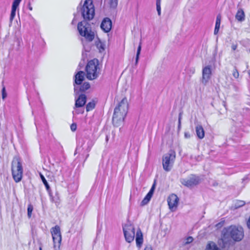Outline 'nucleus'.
Returning <instances> with one entry per match:
<instances>
[{"instance_id":"10","label":"nucleus","mask_w":250,"mask_h":250,"mask_svg":"<svg viewBox=\"0 0 250 250\" xmlns=\"http://www.w3.org/2000/svg\"><path fill=\"white\" fill-rule=\"evenodd\" d=\"M201 83L204 85H207L212 75L211 66L210 65L205 66L202 68Z\"/></svg>"},{"instance_id":"30","label":"nucleus","mask_w":250,"mask_h":250,"mask_svg":"<svg viewBox=\"0 0 250 250\" xmlns=\"http://www.w3.org/2000/svg\"><path fill=\"white\" fill-rule=\"evenodd\" d=\"M245 204V203L244 201L241 200H238L236 202L235 204V208H240L243 206Z\"/></svg>"},{"instance_id":"28","label":"nucleus","mask_w":250,"mask_h":250,"mask_svg":"<svg viewBox=\"0 0 250 250\" xmlns=\"http://www.w3.org/2000/svg\"><path fill=\"white\" fill-rule=\"evenodd\" d=\"M156 9L159 16L161 15V0H156Z\"/></svg>"},{"instance_id":"15","label":"nucleus","mask_w":250,"mask_h":250,"mask_svg":"<svg viewBox=\"0 0 250 250\" xmlns=\"http://www.w3.org/2000/svg\"><path fill=\"white\" fill-rule=\"evenodd\" d=\"M135 240L136 246L140 249L142 246L144 242L143 233L140 229L137 230Z\"/></svg>"},{"instance_id":"39","label":"nucleus","mask_w":250,"mask_h":250,"mask_svg":"<svg viewBox=\"0 0 250 250\" xmlns=\"http://www.w3.org/2000/svg\"><path fill=\"white\" fill-rule=\"evenodd\" d=\"M144 250H152V248L150 246H147Z\"/></svg>"},{"instance_id":"41","label":"nucleus","mask_w":250,"mask_h":250,"mask_svg":"<svg viewBox=\"0 0 250 250\" xmlns=\"http://www.w3.org/2000/svg\"><path fill=\"white\" fill-rule=\"evenodd\" d=\"M108 140V137L107 136H106V141L107 142Z\"/></svg>"},{"instance_id":"1","label":"nucleus","mask_w":250,"mask_h":250,"mask_svg":"<svg viewBox=\"0 0 250 250\" xmlns=\"http://www.w3.org/2000/svg\"><path fill=\"white\" fill-rule=\"evenodd\" d=\"M128 108V104L126 98H124L115 108L112 118V122L114 126H119L124 122Z\"/></svg>"},{"instance_id":"32","label":"nucleus","mask_w":250,"mask_h":250,"mask_svg":"<svg viewBox=\"0 0 250 250\" xmlns=\"http://www.w3.org/2000/svg\"><path fill=\"white\" fill-rule=\"evenodd\" d=\"M232 75L236 79H237L239 77V72L235 67L233 70Z\"/></svg>"},{"instance_id":"23","label":"nucleus","mask_w":250,"mask_h":250,"mask_svg":"<svg viewBox=\"0 0 250 250\" xmlns=\"http://www.w3.org/2000/svg\"><path fill=\"white\" fill-rule=\"evenodd\" d=\"M206 250H220L216 246V245L212 242H210L208 243L207 246Z\"/></svg>"},{"instance_id":"27","label":"nucleus","mask_w":250,"mask_h":250,"mask_svg":"<svg viewBox=\"0 0 250 250\" xmlns=\"http://www.w3.org/2000/svg\"><path fill=\"white\" fill-rule=\"evenodd\" d=\"M95 103L93 102H91L88 103L86 105V109L87 111L92 110L95 107Z\"/></svg>"},{"instance_id":"44","label":"nucleus","mask_w":250,"mask_h":250,"mask_svg":"<svg viewBox=\"0 0 250 250\" xmlns=\"http://www.w3.org/2000/svg\"><path fill=\"white\" fill-rule=\"evenodd\" d=\"M179 124H180V123H181V121H180V118H179Z\"/></svg>"},{"instance_id":"25","label":"nucleus","mask_w":250,"mask_h":250,"mask_svg":"<svg viewBox=\"0 0 250 250\" xmlns=\"http://www.w3.org/2000/svg\"><path fill=\"white\" fill-rule=\"evenodd\" d=\"M90 87V84L88 82L84 83L83 85L80 87V90L84 92L88 89Z\"/></svg>"},{"instance_id":"17","label":"nucleus","mask_w":250,"mask_h":250,"mask_svg":"<svg viewBox=\"0 0 250 250\" xmlns=\"http://www.w3.org/2000/svg\"><path fill=\"white\" fill-rule=\"evenodd\" d=\"M86 97L84 94H81L75 102V107H80L83 106L86 103Z\"/></svg>"},{"instance_id":"2","label":"nucleus","mask_w":250,"mask_h":250,"mask_svg":"<svg viewBox=\"0 0 250 250\" xmlns=\"http://www.w3.org/2000/svg\"><path fill=\"white\" fill-rule=\"evenodd\" d=\"M85 76L90 81L96 79L100 74V68L97 60L89 61L85 67Z\"/></svg>"},{"instance_id":"24","label":"nucleus","mask_w":250,"mask_h":250,"mask_svg":"<svg viewBox=\"0 0 250 250\" xmlns=\"http://www.w3.org/2000/svg\"><path fill=\"white\" fill-rule=\"evenodd\" d=\"M106 1L112 8H115L118 5V0H106Z\"/></svg>"},{"instance_id":"31","label":"nucleus","mask_w":250,"mask_h":250,"mask_svg":"<svg viewBox=\"0 0 250 250\" xmlns=\"http://www.w3.org/2000/svg\"><path fill=\"white\" fill-rule=\"evenodd\" d=\"M33 206L30 204L28 206V208H27V215L28 216V217H31V214H32V212L33 211Z\"/></svg>"},{"instance_id":"33","label":"nucleus","mask_w":250,"mask_h":250,"mask_svg":"<svg viewBox=\"0 0 250 250\" xmlns=\"http://www.w3.org/2000/svg\"><path fill=\"white\" fill-rule=\"evenodd\" d=\"M41 179H42V182H43V184H44V185L45 186V187H46V188H47V189H49V185H48V183H47V181L46 180L45 178H44V177L42 175V174H41Z\"/></svg>"},{"instance_id":"34","label":"nucleus","mask_w":250,"mask_h":250,"mask_svg":"<svg viewBox=\"0 0 250 250\" xmlns=\"http://www.w3.org/2000/svg\"><path fill=\"white\" fill-rule=\"evenodd\" d=\"M7 96V94L6 92L5 87L4 86H3L2 89V98L3 100H4Z\"/></svg>"},{"instance_id":"6","label":"nucleus","mask_w":250,"mask_h":250,"mask_svg":"<svg viewBox=\"0 0 250 250\" xmlns=\"http://www.w3.org/2000/svg\"><path fill=\"white\" fill-rule=\"evenodd\" d=\"M175 152L170 151L166 154L163 157V167L165 170L170 171L173 165L175 159Z\"/></svg>"},{"instance_id":"22","label":"nucleus","mask_w":250,"mask_h":250,"mask_svg":"<svg viewBox=\"0 0 250 250\" xmlns=\"http://www.w3.org/2000/svg\"><path fill=\"white\" fill-rule=\"evenodd\" d=\"M95 44L100 52H102L105 50V44L102 42L99 39H98V40L95 42Z\"/></svg>"},{"instance_id":"29","label":"nucleus","mask_w":250,"mask_h":250,"mask_svg":"<svg viewBox=\"0 0 250 250\" xmlns=\"http://www.w3.org/2000/svg\"><path fill=\"white\" fill-rule=\"evenodd\" d=\"M61 172L62 168L61 167L58 165H56L55 167V170L54 172V174L59 176L61 174Z\"/></svg>"},{"instance_id":"12","label":"nucleus","mask_w":250,"mask_h":250,"mask_svg":"<svg viewBox=\"0 0 250 250\" xmlns=\"http://www.w3.org/2000/svg\"><path fill=\"white\" fill-rule=\"evenodd\" d=\"M167 202L169 209L172 211H174L177 208L179 198L176 194H172L168 197Z\"/></svg>"},{"instance_id":"21","label":"nucleus","mask_w":250,"mask_h":250,"mask_svg":"<svg viewBox=\"0 0 250 250\" xmlns=\"http://www.w3.org/2000/svg\"><path fill=\"white\" fill-rule=\"evenodd\" d=\"M221 15L220 14L218 15L216 17L215 26L214 31V34L215 35L217 34L219 32V30L220 26V24H221Z\"/></svg>"},{"instance_id":"18","label":"nucleus","mask_w":250,"mask_h":250,"mask_svg":"<svg viewBox=\"0 0 250 250\" xmlns=\"http://www.w3.org/2000/svg\"><path fill=\"white\" fill-rule=\"evenodd\" d=\"M195 131L197 137L202 139L205 137V131L202 125L198 124L195 127Z\"/></svg>"},{"instance_id":"36","label":"nucleus","mask_w":250,"mask_h":250,"mask_svg":"<svg viewBox=\"0 0 250 250\" xmlns=\"http://www.w3.org/2000/svg\"><path fill=\"white\" fill-rule=\"evenodd\" d=\"M71 129L72 131H74L76 130L77 129V125L76 124H72L71 125Z\"/></svg>"},{"instance_id":"4","label":"nucleus","mask_w":250,"mask_h":250,"mask_svg":"<svg viewBox=\"0 0 250 250\" xmlns=\"http://www.w3.org/2000/svg\"><path fill=\"white\" fill-rule=\"evenodd\" d=\"M12 172L14 181L16 183L20 182L22 177L23 169L19 158H14L12 161Z\"/></svg>"},{"instance_id":"11","label":"nucleus","mask_w":250,"mask_h":250,"mask_svg":"<svg viewBox=\"0 0 250 250\" xmlns=\"http://www.w3.org/2000/svg\"><path fill=\"white\" fill-rule=\"evenodd\" d=\"M180 182L184 186L188 188H191L199 183V179L198 177L192 175L187 178L181 179Z\"/></svg>"},{"instance_id":"19","label":"nucleus","mask_w":250,"mask_h":250,"mask_svg":"<svg viewBox=\"0 0 250 250\" xmlns=\"http://www.w3.org/2000/svg\"><path fill=\"white\" fill-rule=\"evenodd\" d=\"M84 79V73L80 71L78 72L75 75V83L77 85H80Z\"/></svg>"},{"instance_id":"40","label":"nucleus","mask_w":250,"mask_h":250,"mask_svg":"<svg viewBox=\"0 0 250 250\" xmlns=\"http://www.w3.org/2000/svg\"><path fill=\"white\" fill-rule=\"evenodd\" d=\"M28 9L30 10V11H32L33 8H32V7L31 6L30 3H29L28 4Z\"/></svg>"},{"instance_id":"3","label":"nucleus","mask_w":250,"mask_h":250,"mask_svg":"<svg viewBox=\"0 0 250 250\" xmlns=\"http://www.w3.org/2000/svg\"><path fill=\"white\" fill-rule=\"evenodd\" d=\"M78 30L80 34L89 41L91 42L94 38V33L92 31L90 25L87 21H83L78 24Z\"/></svg>"},{"instance_id":"42","label":"nucleus","mask_w":250,"mask_h":250,"mask_svg":"<svg viewBox=\"0 0 250 250\" xmlns=\"http://www.w3.org/2000/svg\"><path fill=\"white\" fill-rule=\"evenodd\" d=\"M77 88H78L77 87H76V86H75V87H74L75 91H76L77 90Z\"/></svg>"},{"instance_id":"38","label":"nucleus","mask_w":250,"mask_h":250,"mask_svg":"<svg viewBox=\"0 0 250 250\" xmlns=\"http://www.w3.org/2000/svg\"><path fill=\"white\" fill-rule=\"evenodd\" d=\"M237 47V45L236 44H233L231 45V48L233 50H235Z\"/></svg>"},{"instance_id":"14","label":"nucleus","mask_w":250,"mask_h":250,"mask_svg":"<svg viewBox=\"0 0 250 250\" xmlns=\"http://www.w3.org/2000/svg\"><path fill=\"white\" fill-rule=\"evenodd\" d=\"M155 188V184H153L148 193L146 194L141 202V205L144 206L147 204L150 200Z\"/></svg>"},{"instance_id":"9","label":"nucleus","mask_w":250,"mask_h":250,"mask_svg":"<svg viewBox=\"0 0 250 250\" xmlns=\"http://www.w3.org/2000/svg\"><path fill=\"white\" fill-rule=\"evenodd\" d=\"M51 232L53 240L54 250H59L62 241V235L60 227L56 226L55 227L52 228Z\"/></svg>"},{"instance_id":"37","label":"nucleus","mask_w":250,"mask_h":250,"mask_svg":"<svg viewBox=\"0 0 250 250\" xmlns=\"http://www.w3.org/2000/svg\"><path fill=\"white\" fill-rule=\"evenodd\" d=\"M190 134L189 132H185V137L186 138H190Z\"/></svg>"},{"instance_id":"7","label":"nucleus","mask_w":250,"mask_h":250,"mask_svg":"<svg viewBox=\"0 0 250 250\" xmlns=\"http://www.w3.org/2000/svg\"><path fill=\"white\" fill-rule=\"evenodd\" d=\"M123 229L125 241L128 243L133 242L135 237L134 226L130 222H128L123 226Z\"/></svg>"},{"instance_id":"35","label":"nucleus","mask_w":250,"mask_h":250,"mask_svg":"<svg viewBox=\"0 0 250 250\" xmlns=\"http://www.w3.org/2000/svg\"><path fill=\"white\" fill-rule=\"evenodd\" d=\"M193 240V238L192 237H188L186 239V244H189L191 243Z\"/></svg>"},{"instance_id":"46","label":"nucleus","mask_w":250,"mask_h":250,"mask_svg":"<svg viewBox=\"0 0 250 250\" xmlns=\"http://www.w3.org/2000/svg\"><path fill=\"white\" fill-rule=\"evenodd\" d=\"M39 250H42V249L41 247H40Z\"/></svg>"},{"instance_id":"43","label":"nucleus","mask_w":250,"mask_h":250,"mask_svg":"<svg viewBox=\"0 0 250 250\" xmlns=\"http://www.w3.org/2000/svg\"><path fill=\"white\" fill-rule=\"evenodd\" d=\"M248 74H249V76H250V70L248 71Z\"/></svg>"},{"instance_id":"16","label":"nucleus","mask_w":250,"mask_h":250,"mask_svg":"<svg viewBox=\"0 0 250 250\" xmlns=\"http://www.w3.org/2000/svg\"><path fill=\"white\" fill-rule=\"evenodd\" d=\"M21 0H14L10 14V20L12 21L16 15V11Z\"/></svg>"},{"instance_id":"26","label":"nucleus","mask_w":250,"mask_h":250,"mask_svg":"<svg viewBox=\"0 0 250 250\" xmlns=\"http://www.w3.org/2000/svg\"><path fill=\"white\" fill-rule=\"evenodd\" d=\"M141 42H140V43H139V45L138 47V48H137V54H136V64H137L138 62V60H139V56H140V52H141Z\"/></svg>"},{"instance_id":"8","label":"nucleus","mask_w":250,"mask_h":250,"mask_svg":"<svg viewBox=\"0 0 250 250\" xmlns=\"http://www.w3.org/2000/svg\"><path fill=\"white\" fill-rule=\"evenodd\" d=\"M227 233L235 241H240L244 236L243 230L241 227L230 226L227 230Z\"/></svg>"},{"instance_id":"45","label":"nucleus","mask_w":250,"mask_h":250,"mask_svg":"<svg viewBox=\"0 0 250 250\" xmlns=\"http://www.w3.org/2000/svg\"><path fill=\"white\" fill-rule=\"evenodd\" d=\"M75 112H76V113L77 114H79V113L78 112H77V110H76V111H75Z\"/></svg>"},{"instance_id":"13","label":"nucleus","mask_w":250,"mask_h":250,"mask_svg":"<svg viewBox=\"0 0 250 250\" xmlns=\"http://www.w3.org/2000/svg\"><path fill=\"white\" fill-rule=\"evenodd\" d=\"M112 22L109 18H105L102 21L101 27L105 32H108L111 28Z\"/></svg>"},{"instance_id":"5","label":"nucleus","mask_w":250,"mask_h":250,"mask_svg":"<svg viewBox=\"0 0 250 250\" xmlns=\"http://www.w3.org/2000/svg\"><path fill=\"white\" fill-rule=\"evenodd\" d=\"M81 10L82 15L84 19L88 20L92 19L95 14L92 0H85Z\"/></svg>"},{"instance_id":"20","label":"nucleus","mask_w":250,"mask_h":250,"mask_svg":"<svg viewBox=\"0 0 250 250\" xmlns=\"http://www.w3.org/2000/svg\"><path fill=\"white\" fill-rule=\"evenodd\" d=\"M235 19L239 22H242L245 20V14L243 10L239 9L235 15Z\"/></svg>"}]
</instances>
